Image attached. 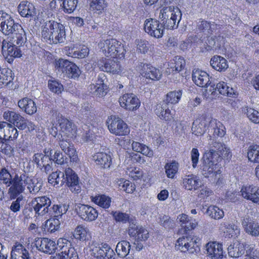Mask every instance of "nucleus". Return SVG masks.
<instances>
[{
	"instance_id": "f257e3e1",
	"label": "nucleus",
	"mask_w": 259,
	"mask_h": 259,
	"mask_svg": "<svg viewBox=\"0 0 259 259\" xmlns=\"http://www.w3.org/2000/svg\"><path fill=\"white\" fill-rule=\"evenodd\" d=\"M0 30L5 35H10L13 42L21 45L26 42V33L22 26L4 11H0Z\"/></svg>"
},
{
	"instance_id": "f03ea898",
	"label": "nucleus",
	"mask_w": 259,
	"mask_h": 259,
	"mask_svg": "<svg viewBox=\"0 0 259 259\" xmlns=\"http://www.w3.org/2000/svg\"><path fill=\"white\" fill-rule=\"evenodd\" d=\"M41 36L48 44L62 43L66 38L65 26L54 20L47 21L42 28Z\"/></svg>"
},
{
	"instance_id": "7ed1b4c3",
	"label": "nucleus",
	"mask_w": 259,
	"mask_h": 259,
	"mask_svg": "<svg viewBox=\"0 0 259 259\" xmlns=\"http://www.w3.org/2000/svg\"><path fill=\"white\" fill-rule=\"evenodd\" d=\"M16 180L15 198L24 192L26 186L30 193L36 194L41 189L43 185L41 179L30 177L25 172L20 174V178H17Z\"/></svg>"
},
{
	"instance_id": "20e7f679",
	"label": "nucleus",
	"mask_w": 259,
	"mask_h": 259,
	"mask_svg": "<svg viewBox=\"0 0 259 259\" xmlns=\"http://www.w3.org/2000/svg\"><path fill=\"white\" fill-rule=\"evenodd\" d=\"M179 9L174 6L165 7L161 10L159 15L160 24L163 28L167 29L177 28L181 18Z\"/></svg>"
},
{
	"instance_id": "39448f33",
	"label": "nucleus",
	"mask_w": 259,
	"mask_h": 259,
	"mask_svg": "<svg viewBox=\"0 0 259 259\" xmlns=\"http://www.w3.org/2000/svg\"><path fill=\"white\" fill-rule=\"evenodd\" d=\"M103 52L107 57L119 59L125 57L126 49L121 42L115 39H106L103 42Z\"/></svg>"
},
{
	"instance_id": "423d86ee",
	"label": "nucleus",
	"mask_w": 259,
	"mask_h": 259,
	"mask_svg": "<svg viewBox=\"0 0 259 259\" xmlns=\"http://www.w3.org/2000/svg\"><path fill=\"white\" fill-rule=\"evenodd\" d=\"M55 67L69 78H78L81 74L80 70L75 64L62 58L55 61Z\"/></svg>"
},
{
	"instance_id": "0eeeda50",
	"label": "nucleus",
	"mask_w": 259,
	"mask_h": 259,
	"mask_svg": "<svg viewBox=\"0 0 259 259\" xmlns=\"http://www.w3.org/2000/svg\"><path fill=\"white\" fill-rule=\"evenodd\" d=\"M210 154L204 153L202 159L200 172L205 178L212 177L214 176L217 177V175L221 173L220 170L217 169L219 161L213 158Z\"/></svg>"
},
{
	"instance_id": "6e6552de",
	"label": "nucleus",
	"mask_w": 259,
	"mask_h": 259,
	"mask_svg": "<svg viewBox=\"0 0 259 259\" xmlns=\"http://www.w3.org/2000/svg\"><path fill=\"white\" fill-rule=\"evenodd\" d=\"M17 178H20V175L16 174L13 178L10 171L6 167H3L0 169V183L6 185L7 187H10L8 192L11 199H15Z\"/></svg>"
},
{
	"instance_id": "1a4fd4ad",
	"label": "nucleus",
	"mask_w": 259,
	"mask_h": 259,
	"mask_svg": "<svg viewBox=\"0 0 259 259\" xmlns=\"http://www.w3.org/2000/svg\"><path fill=\"white\" fill-rule=\"evenodd\" d=\"M205 153L211 154L210 156L219 162L223 159L228 160L232 156L230 149L224 143L216 140L212 142L209 151Z\"/></svg>"
},
{
	"instance_id": "9d476101",
	"label": "nucleus",
	"mask_w": 259,
	"mask_h": 259,
	"mask_svg": "<svg viewBox=\"0 0 259 259\" xmlns=\"http://www.w3.org/2000/svg\"><path fill=\"white\" fill-rule=\"evenodd\" d=\"M51 203L49 197L44 196L33 199L31 205L36 215L43 216L47 213L50 214Z\"/></svg>"
},
{
	"instance_id": "9b49d317",
	"label": "nucleus",
	"mask_w": 259,
	"mask_h": 259,
	"mask_svg": "<svg viewBox=\"0 0 259 259\" xmlns=\"http://www.w3.org/2000/svg\"><path fill=\"white\" fill-rule=\"evenodd\" d=\"M197 239L191 236L182 237L179 238L176 243V247L178 249L181 251L186 252L188 251L189 253L197 252L199 250Z\"/></svg>"
},
{
	"instance_id": "f8f14e48",
	"label": "nucleus",
	"mask_w": 259,
	"mask_h": 259,
	"mask_svg": "<svg viewBox=\"0 0 259 259\" xmlns=\"http://www.w3.org/2000/svg\"><path fill=\"white\" fill-rule=\"evenodd\" d=\"M75 210L78 217L86 222L95 221L98 216L97 210L89 205L77 204Z\"/></svg>"
},
{
	"instance_id": "ddd939ff",
	"label": "nucleus",
	"mask_w": 259,
	"mask_h": 259,
	"mask_svg": "<svg viewBox=\"0 0 259 259\" xmlns=\"http://www.w3.org/2000/svg\"><path fill=\"white\" fill-rule=\"evenodd\" d=\"M160 22L154 19H147L144 22L146 32L157 38H161L163 34L164 29Z\"/></svg>"
},
{
	"instance_id": "4468645a",
	"label": "nucleus",
	"mask_w": 259,
	"mask_h": 259,
	"mask_svg": "<svg viewBox=\"0 0 259 259\" xmlns=\"http://www.w3.org/2000/svg\"><path fill=\"white\" fill-rule=\"evenodd\" d=\"M108 128L112 134L116 136H125L130 132L127 124L118 117L111 116Z\"/></svg>"
},
{
	"instance_id": "2eb2a0df",
	"label": "nucleus",
	"mask_w": 259,
	"mask_h": 259,
	"mask_svg": "<svg viewBox=\"0 0 259 259\" xmlns=\"http://www.w3.org/2000/svg\"><path fill=\"white\" fill-rule=\"evenodd\" d=\"M65 183L72 192L78 194L81 191L77 175L70 168L65 170Z\"/></svg>"
},
{
	"instance_id": "dca6fc26",
	"label": "nucleus",
	"mask_w": 259,
	"mask_h": 259,
	"mask_svg": "<svg viewBox=\"0 0 259 259\" xmlns=\"http://www.w3.org/2000/svg\"><path fill=\"white\" fill-rule=\"evenodd\" d=\"M141 74L144 77L152 80H159L162 73L160 70L150 64L141 63L140 64Z\"/></svg>"
},
{
	"instance_id": "f3484780",
	"label": "nucleus",
	"mask_w": 259,
	"mask_h": 259,
	"mask_svg": "<svg viewBox=\"0 0 259 259\" xmlns=\"http://www.w3.org/2000/svg\"><path fill=\"white\" fill-rule=\"evenodd\" d=\"M35 245L39 251L49 254L54 253L58 249L55 242L47 238H38Z\"/></svg>"
},
{
	"instance_id": "a211bd4d",
	"label": "nucleus",
	"mask_w": 259,
	"mask_h": 259,
	"mask_svg": "<svg viewBox=\"0 0 259 259\" xmlns=\"http://www.w3.org/2000/svg\"><path fill=\"white\" fill-rule=\"evenodd\" d=\"M120 105L124 109L133 111L140 106V102L137 96L133 94H125L119 99Z\"/></svg>"
},
{
	"instance_id": "6ab92c4d",
	"label": "nucleus",
	"mask_w": 259,
	"mask_h": 259,
	"mask_svg": "<svg viewBox=\"0 0 259 259\" xmlns=\"http://www.w3.org/2000/svg\"><path fill=\"white\" fill-rule=\"evenodd\" d=\"M24 45H19L16 42H13L11 38H9V41L4 39L2 42V53L4 55L5 53L10 57H20L21 51L18 47L23 46Z\"/></svg>"
},
{
	"instance_id": "aec40b11",
	"label": "nucleus",
	"mask_w": 259,
	"mask_h": 259,
	"mask_svg": "<svg viewBox=\"0 0 259 259\" xmlns=\"http://www.w3.org/2000/svg\"><path fill=\"white\" fill-rule=\"evenodd\" d=\"M192 79L195 84L202 88L210 87L209 83L211 80L214 79L205 71L196 70L193 71Z\"/></svg>"
},
{
	"instance_id": "412c9836",
	"label": "nucleus",
	"mask_w": 259,
	"mask_h": 259,
	"mask_svg": "<svg viewBox=\"0 0 259 259\" xmlns=\"http://www.w3.org/2000/svg\"><path fill=\"white\" fill-rule=\"evenodd\" d=\"M93 254L96 259H110L115 256V253L107 244H101L93 249Z\"/></svg>"
},
{
	"instance_id": "4be33fe9",
	"label": "nucleus",
	"mask_w": 259,
	"mask_h": 259,
	"mask_svg": "<svg viewBox=\"0 0 259 259\" xmlns=\"http://www.w3.org/2000/svg\"><path fill=\"white\" fill-rule=\"evenodd\" d=\"M242 225L245 232L251 236L259 235V225L248 215L242 220Z\"/></svg>"
},
{
	"instance_id": "5701e85b",
	"label": "nucleus",
	"mask_w": 259,
	"mask_h": 259,
	"mask_svg": "<svg viewBox=\"0 0 259 259\" xmlns=\"http://www.w3.org/2000/svg\"><path fill=\"white\" fill-rule=\"evenodd\" d=\"M18 11L22 17L35 19L36 12L33 4L27 2H21L18 7Z\"/></svg>"
},
{
	"instance_id": "b1692460",
	"label": "nucleus",
	"mask_w": 259,
	"mask_h": 259,
	"mask_svg": "<svg viewBox=\"0 0 259 259\" xmlns=\"http://www.w3.org/2000/svg\"><path fill=\"white\" fill-rule=\"evenodd\" d=\"M240 193L244 198L259 204V188L253 185L243 186Z\"/></svg>"
},
{
	"instance_id": "393cba45",
	"label": "nucleus",
	"mask_w": 259,
	"mask_h": 259,
	"mask_svg": "<svg viewBox=\"0 0 259 259\" xmlns=\"http://www.w3.org/2000/svg\"><path fill=\"white\" fill-rule=\"evenodd\" d=\"M57 121L63 133L69 137H72L76 133V127L71 121L62 115L59 116Z\"/></svg>"
},
{
	"instance_id": "a878e982",
	"label": "nucleus",
	"mask_w": 259,
	"mask_h": 259,
	"mask_svg": "<svg viewBox=\"0 0 259 259\" xmlns=\"http://www.w3.org/2000/svg\"><path fill=\"white\" fill-rule=\"evenodd\" d=\"M210 89L209 92H211V95L217 96L221 94L226 96L228 89V85L227 83L224 81H218L215 79L211 80L209 83Z\"/></svg>"
},
{
	"instance_id": "bb28decb",
	"label": "nucleus",
	"mask_w": 259,
	"mask_h": 259,
	"mask_svg": "<svg viewBox=\"0 0 259 259\" xmlns=\"http://www.w3.org/2000/svg\"><path fill=\"white\" fill-rule=\"evenodd\" d=\"M100 69L104 72L118 74L121 71V66L117 60L108 59L103 64H98Z\"/></svg>"
},
{
	"instance_id": "cd10ccee",
	"label": "nucleus",
	"mask_w": 259,
	"mask_h": 259,
	"mask_svg": "<svg viewBox=\"0 0 259 259\" xmlns=\"http://www.w3.org/2000/svg\"><path fill=\"white\" fill-rule=\"evenodd\" d=\"M155 113L161 119L170 121L172 119V114L168 106L164 101L160 102L156 106Z\"/></svg>"
},
{
	"instance_id": "c85d7f7f",
	"label": "nucleus",
	"mask_w": 259,
	"mask_h": 259,
	"mask_svg": "<svg viewBox=\"0 0 259 259\" xmlns=\"http://www.w3.org/2000/svg\"><path fill=\"white\" fill-rule=\"evenodd\" d=\"M207 253L212 259L223 257V248L221 244L216 242H209L206 245Z\"/></svg>"
},
{
	"instance_id": "c756f323",
	"label": "nucleus",
	"mask_w": 259,
	"mask_h": 259,
	"mask_svg": "<svg viewBox=\"0 0 259 259\" xmlns=\"http://www.w3.org/2000/svg\"><path fill=\"white\" fill-rule=\"evenodd\" d=\"M18 105L23 111L29 115L33 114L37 111L35 103L32 99L27 97L20 100Z\"/></svg>"
},
{
	"instance_id": "7c9ffc66",
	"label": "nucleus",
	"mask_w": 259,
	"mask_h": 259,
	"mask_svg": "<svg viewBox=\"0 0 259 259\" xmlns=\"http://www.w3.org/2000/svg\"><path fill=\"white\" fill-rule=\"evenodd\" d=\"M62 246H59L60 254L62 259H78V254L70 242L63 243Z\"/></svg>"
},
{
	"instance_id": "2f4dec72",
	"label": "nucleus",
	"mask_w": 259,
	"mask_h": 259,
	"mask_svg": "<svg viewBox=\"0 0 259 259\" xmlns=\"http://www.w3.org/2000/svg\"><path fill=\"white\" fill-rule=\"evenodd\" d=\"M245 244L239 241L231 244L228 247V254L230 257H238L245 253Z\"/></svg>"
},
{
	"instance_id": "473e14b6",
	"label": "nucleus",
	"mask_w": 259,
	"mask_h": 259,
	"mask_svg": "<svg viewBox=\"0 0 259 259\" xmlns=\"http://www.w3.org/2000/svg\"><path fill=\"white\" fill-rule=\"evenodd\" d=\"M11 256V259H29L28 251L20 243L12 248Z\"/></svg>"
},
{
	"instance_id": "72a5a7b5",
	"label": "nucleus",
	"mask_w": 259,
	"mask_h": 259,
	"mask_svg": "<svg viewBox=\"0 0 259 259\" xmlns=\"http://www.w3.org/2000/svg\"><path fill=\"white\" fill-rule=\"evenodd\" d=\"M93 160L96 164L100 165L101 167L106 168L109 167L111 162L110 155L104 152H98L93 156Z\"/></svg>"
},
{
	"instance_id": "f704fd0d",
	"label": "nucleus",
	"mask_w": 259,
	"mask_h": 259,
	"mask_svg": "<svg viewBox=\"0 0 259 259\" xmlns=\"http://www.w3.org/2000/svg\"><path fill=\"white\" fill-rule=\"evenodd\" d=\"M220 225L221 229L224 231L229 238H235L240 234V229L234 224L222 222Z\"/></svg>"
},
{
	"instance_id": "c9c22d12",
	"label": "nucleus",
	"mask_w": 259,
	"mask_h": 259,
	"mask_svg": "<svg viewBox=\"0 0 259 259\" xmlns=\"http://www.w3.org/2000/svg\"><path fill=\"white\" fill-rule=\"evenodd\" d=\"M210 65L217 71H225L228 67L227 60L220 56H214L210 61Z\"/></svg>"
},
{
	"instance_id": "e433bc0d",
	"label": "nucleus",
	"mask_w": 259,
	"mask_h": 259,
	"mask_svg": "<svg viewBox=\"0 0 259 259\" xmlns=\"http://www.w3.org/2000/svg\"><path fill=\"white\" fill-rule=\"evenodd\" d=\"M185 188L188 190H197L201 186V182L196 176H187L183 180Z\"/></svg>"
},
{
	"instance_id": "4c0bfd02",
	"label": "nucleus",
	"mask_w": 259,
	"mask_h": 259,
	"mask_svg": "<svg viewBox=\"0 0 259 259\" xmlns=\"http://www.w3.org/2000/svg\"><path fill=\"white\" fill-rule=\"evenodd\" d=\"M14 126L17 127L20 130H26V132L29 133L35 130V125L31 121L28 120L22 116H20Z\"/></svg>"
},
{
	"instance_id": "58836bf2",
	"label": "nucleus",
	"mask_w": 259,
	"mask_h": 259,
	"mask_svg": "<svg viewBox=\"0 0 259 259\" xmlns=\"http://www.w3.org/2000/svg\"><path fill=\"white\" fill-rule=\"evenodd\" d=\"M206 121L208 122L207 127L208 133L212 134L214 138H215L216 137H222L224 136V131L218 127L217 124V120L215 119H212L210 117H208L207 120Z\"/></svg>"
},
{
	"instance_id": "ea45409f",
	"label": "nucleus",
	"mask_w": 259,
	"mask_h": 259,
	"mask_svg": "<svg viewBox=\"0 0 259 259\" xmlns=\"http://www.w3.org/2000/svg\"><path fill=\"white\" fill-rule=\"evenodd\" d=\"M107 3L105 0H91L90 9L94 14L101 15L106 10Z\"/></svg>"
},
{
	"instance_id": "a19ab883",
	"label": "nucleus",
	"mask_w": 259,
	"mask_h": 259,
	"mask_svg": "<svg viewBox=\"0 0 259 259\" xmlns=\"http://www.w3.org/2000/svg\"><path fill=\"white\" fill-rule=\"evenodd\" d=\"M59 146L65 153L70 157L71 160H76L77 158L75 155L76 151L72 143L67 140H62L60 141Z\"/></svg>"
},
{
	"instance_id": "79ce46f5",
	"label": "nucleus",
	"mask_w": 259,
	"mask_h": 259,
	"mask_svg": "<svg viewBox=\"0 0 259 259\" xmlns=\"http://www.w3.org/2000/svg\"><path fill=\"white\" fill-rule=\"evenodd\" d=\"M65 182V173L60 171L53 172L48 177V182L54 186H62Z\"/></svg>"
},
{
	"instance_id": "37998d69",
	"label": "nucleus",
	"mask_w": 259,
	"mask_h": 259,
	"mask_svg": "<svg viewBox=\"0 0 259 259\" xmlns=\"http://www.w3.org/2000/svg\"><path fill=\"white\" fill-rule=\"evenodd\" d=\"M203 118L204 119L201 120L198 124H195V123H193L192 127L193 133L197 136L203 135L204 133L208 131V122L206 121L207 120L208 117L205 116L203 117Z\"/></svg>"
},
{
	"instance_id": "c03bdc74",
	"label": "nucleus",
	"mask_w": 259,
	"mask_h": 259,
	"mask_svg": "<svg viewBox=\"0 0 259 259\" xmlns=\"http://www.w3.org/2000/svg\"><path fill=\"white\" fill-rule=\"evenodd\" d=\"M130 249V242L126 240H122L117 243L115 250L118 256L125 257L128 254Z\"/></svg>"
},
{
	"instance_id": "a18cd8bd",
	"label": "nucleus",
	"mask_w": 259,
	"mask_h": 259,
	"mask_svg": "<svg viewBox=\"0 0 259 259\" xmlns=\"http://www.w3.org/2000/svg\"><path fill=\"white\" fill-rule=\"evenodd\" d=\"M182 95V90L174 91L168 92L165 98L163 100L165 103L168 106L178 103L180 101Z\"/></svg>"
},
{
	"instance_id": "49530a36",
	"label": "nucleus",
	"mask_w": 259,
	"mask_h": 259,
	"mask_svg": "<svg viewBox=\"0 0 259 259\" xmlns=\"http://www.w3.org/2000/svg\"><path fill=\"white\" fill-rule=\"evenodd\" d=\"M91 200L99 206L108 208L110 206L111 198L105 195H100L91 197Z\"/></svg>"
},
{
	"instance_id": "de8ad7c7",
	"label": "nucleus",
	"mask_w": 259,
	"mask_h": 259,
	"mask_svg": "<svg viewBox=\"0 0 259 259\" xmlns=\"http://www.w3.org/2000/svg\"><path fill=\"white\" fill-rule=\"evenodd\" d=\"M90 236L89 230L88 228L82 225L76 227L74 231V237L80 241H85L88 239Z\"/></svg>"
},
{
	"instance_id": "09e8293b",
	"label": "nucleus",
	"mask_w": 259,
	"mask_h": 259,
	"mask_svg": "<svg viewBox=\"0 0 259 259\" xmlns=\"http://www.w3.org/2000/svg\"><path fill=\"white\" fill-rule=\"evenodd\" d=\"M205 213L215 220H220L224 216V211L215 205L208 206L206 209Z\"/></svg>"
},
{
	"instance_id": "8fccbe9b",
	"label": "nucleus",
	"mask_w": 259,
	"mask_h": 259,
	"mask_svg": "<svg viewBox=\"0 0 259 259\" xmlns=\"http://www.w3.org/2000/svg\"><path fill=\"white\" fill-rule=\"evenodd\" d=\"M247 151L248 160L254 163H259V145H250Z\"/></svg>"
},
{
	"instance_id": "3c124183",
	"label": "nucleus",
	"mask_w": 259,
	"mask_h": 259,
	"mask_svg": "<svg viewBox=\"0 0 259 259\" xmlns=\"http://www.w3.org/2000/svg\"><path fill=\"white\" fill-rule=\"evenodd\" d=\"M118 188L127 193H132L135 190V185L130 181L121 179L117 181Z\"/></svg>"
},
{
	"instance_id": "603ef678",
	"label": "nucleus",
	"mask_w": 259,
	"mask_h": 259,
	"mask_svg": "<svg viewBox=\"0 0 259 259\" xmlns=\"http://www.w3.org/2000/svg\"><path fill=\"white\" fill-rule=\"evenodd\" d=\"M14 78V75L12 71L10 69L5 68L3 69V72H1L0 83L9 85L13 81Z\"/></svg>"
},
{
	"instance_id": "864d4df0",
	"label": "nucleus",
	"mask_w": 259,
	"mask_h": 259,
	"mask_svg": "<svg viewBox=\"0 0 259 259\" xmlns=\"http://www.w3.org/2000/svg\"><path fill=\"white\" fill-rule=\"evenodd\" d=\"M218 25L214 23H210L206 21L199 20L197 24V28L200 31H207L208 33L217 29Z\"/></svg>"
},
{
	"instance_id": "5fc2aeb1",
	"label": "nucleus",
	"mask_w": 259,
	"mask_h": 259,
	"mask_svg": "<svg viewBox=\"0 0 259 259\" xmlns=\"http://www.w3.org/2000/svg\"><path fill=\"white\" fill-rule=\"evenodd\" d=\"M242 111L252 122L259 123V112L257 110L247 106L243 108Z\"/></svg>"
},
{
	"instance_id": "6e6d98bb",
	"label": "nucleus",
	"mask_w": 259,
	"mask_h": 259,
	"mask_svg": "<svg viewBox=\"0 0 259 259\" xmlns=\"http://www.w3.org/2000/svg\"><path fill=\"white\" fill-rule=\"evenodd\" d=\"M178 167L179 164L175 161L170 163H167L164 166L167 177L168 178H174L175 175L178 172Z\"/></svg>"
},
{
	"instance_id": "4d7b16f0",
	"label": "nucleus",
	"mask_w": 259,
	"mask_h": 259,
	"mask_svg": "<svg viewBox=\"0 0 259 259\" xmlns=\"http://www.w3.org/2000/svg\"><path fill=\"white\" fill-rule=\"evenodd\" d=\"M18 136V132L17 128L11 123H8V127L5 131L4 140L13 141L17 139Z\"/></svg>"
},
{
	"instance_id": "13d9d810",
	"label": "nucleus",
	"mask_w": 259,
	"mask_h": 259,
	"mask_svg": "<svg viewBox=\"0 0 259 259\" xmlns=\"http://www.w3.org/2000/svg\"><path fill=\"white\" fill-rule=\"evenodd\" d=\"M16 197V199L12 202L9 206L10 209L14 213H17L20 211L21 208L25 203L24 197L22 195L18 196Z\"/></svg>"
},
{
	"instance_id": "bf43d9fd",
	"label": "nucleus",
	"mask_w": 259,
	"mask_h": 259,
	"mask_svg": "<svg viewBox=\"0 0 259 259\" xmlns=\"http://www.w3.org/2000/svg\"><path fill=\"white\" fill-rule=\"evenodd\" d=\"M20 116V114L9 110L5 111L3 115L4 119L13 125L17 121Z\"/></svg>"
},
{
	"instance_id": "052dcab7",
	"label": "nucleus",
	"mask_w": 259,
	"mask_h": 259,
	"mask_svg": "<svg viewBox=\"0 0 259 259\" xmlns=\"http://www.w3.org/2000/svg\"><path fill=\"white\" fill-rule=\"evenodd\" d=\"M60 226V222L59 218H52L48 220L46 222L45 227L48 231L53 233L58 230Z\"/></svg>"
},
{
	"instance_id": "680f3d73",
	"label": "nucleus",
	"mask_w": 259,
	"mask_h": 259,
	"mask_svg": "<svg viewBox=\"0 0 259 259\" xmlns=\"http://www.w3.org/2000/svg\"><path fill=\"white\" fill-rule=\"evenodd\" d=\"M78 0H64L63 5V11L65 13L71 14L76 9Z\"/></svg>"
},
{
	"instance_id": "e2e57ef3",
	"label": "nucleus",
	"mask_w": 259,
	"mask_h": 259,
	"mask_svg": "<svg viewBox=\"0 0 259 259\" xmlns=\"http://www.w3.org/2000/svg\"><path fill=\"white\" fill-rule=\"evenodd\" d=\"M33 160L35 163L37 167L41 169V167L49 161H51L49 158L45 157L42 153H35L33 156Z\"/></svg>"
},
{
	"instance_id": "0e129e2a",
	"label": "nucleus",
	"mask_w": 259,
	"mask_h": 259,
	"mask_svg": "<svg viewBox=\"0 0 259 259\" xmlns=\"http://www.w3.org/2000/svg\"><path fill=\"white\" fill-rule=\"evenodd\" d=\"M91 106L88 103H84L80 110L79 116L80 118L87 121L90 118L91 115Z\"/></svg>"
},
{
	"instance_id": "69168bd1",
	"label": "nucleus",
	"mask_w": 259,
	"mask_h": 259,
	"mask_svg": "<svg viewBox=\"0 0 259 259\" xmlns=\"http://www.w3.org/2000/svg\"><path fill=\"white\" fill-rule=\"evenodd\" d=\"M51 208L54 213L55 218H58L66 212L68 206L65 204H55L52 207H51Z\"/></svg>"
},
{
	"instance_id": "338daca9",
	"label": "nucleus",
	"mask_w": 259,
	"mask_h": 259,
	"mask_svg": "<svg viewBox=\"0 0 259 259\" xmlns=\"http://www.w3.org/2000/svg\"><path fill=\"white\" fill-rule=\"evenodd\" d=\"M51 161L55 163L62 165L67 162L68 158L65 157L60 151H56L53 157L51 158Z\"/></svg>"
},
{
	"instance_id": "774afa93",
	"label": "nucleus",
	"mask_w": 259,
	"mask_h": 259,
	"mask_svg": "<svg viewBox=\"0 0 259 259\" xmlns=\"http://www.w3.org/2000/svg\"><path fill=\"white\" fill-rule=\"evenodd\" d=\"M137 241H145L149 237L148 230L142 226L136 231L135 236Z\"/></svg>"
}]
</instances>
